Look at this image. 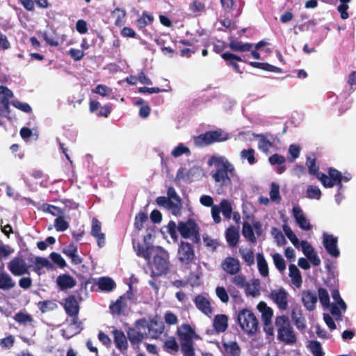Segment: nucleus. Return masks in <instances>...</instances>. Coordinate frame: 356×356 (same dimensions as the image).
Returning a JSON list of instances; mask_svg holds the SVG:
<instances>
[{"label": "nucleus", "instance_id": "nucleus-41", "mask_svg": "<svg viewBox=\"0 0 356 356\" xmlns=\"http://www.w3.org/2000/svg\"><path fill=\"white\" fill-rule=\"evenodd\" d=\"M153 21V16L149 14L147 11H144L142 14V16L137 19L136 25L140 29H141L145 28L148 24H152Z\"/></svg>", "mask_w": 356, "mask_h": 356}, {"label": "nucleus", "instance_id": "nucleus-33", "mask_svg": "<svg viewBox=\"0 0 356 356\" xmlns=\"http://www.w3.org/2000/svg\"><path fill=\"white\" fill-rule=\"evenodd\" d=\"M257 262L259 274L264 277H268L269 275L268 266L262 253H257Z\"/></svg>", "mask_w": 356, "mask_h": 356}, {"label": "nucleus", "instance_id": "nucleus-28", "mask_svg": "<svg viewBox=\"0 0 356 356\" xmlns=\"http://www.w3.org/2000/svg\"><path fill=\"white\" fill-rule=\"evenodd\" d=\"M15 282L6 272H0V289L9 291L15 286Z\"/></svg>", "mask_w": 356, "mask_h": 356}, {"label": "nucleus", "instance_id": "nucleus-6", "mask_svg": "<svg viewBox=\"0 0 356 356\" xmlns=\"http://www.w3.org/2000/svg\"><path fill=\"white\" fill-rule=\"evenodd\" d=\"M170 262L169 256L165 251H161L154 256L150 275L152 277H160L168 273Z\"/></svg>", "mask_w": 356, "mask_h": 356}, {"label": "nucleus", "instance_id": "nucleus-14", "mask_svg": "<svg viewBox=\"0 0 356 356\" xmlns=\"http://www.w3.org/2000/svg\"><path fill=\"white\" fill-rule=\"evenodd\" d=\"M102 223L96 218L92 220V227L90 234L97 239V245L99 248H103L105 245L106 237L105 234L102 232Z\"/></svg>", "mask_w": 356, "mask_h": 356}, {"label": "nucleus", "instance_id": "nucleus-26", "mask_svg": "<svg viewBox=\"0 0 356 356\" xmlns=\"http://www.w3.org/2000/svg\"><path fill=\"white\" fill-rule=\"evenodd\" d=\"M126 294L120 296L115 302H112L109 306V309L112 315L120 316L123 314L124 310L127 307Z\"/></svg>", "mask_w": 356, "mask_h": 356}, {"label": "nucleus", "instance_id": "nucleus-53", "mask_svg": "<svg viewBox=\"0 0 356 356\" xmlns=\"http://www.w3.org/2000/svg\"><path fill=\"white\" fill-rule=\"evenodd\" d=\"M70 318H71V323L70 324V326H75L76 327V330L75 332L70 334V335H65V334H63V335L67 338V339H70L71 337H72L74 334H77V333H79L81 332V330H82V327H81V322L79 321V317H78V315H76V316H69ZM63 333H65V330H63Z\"/></svg>", "mask_w": 356, "mask_h": 356}, {"label": "nucleus", "instance_id": "nucleus-43", "mask_svg": "<svg viewBox=\"0 0 356 356\" xmlns=\"http://www.w3.org/2000/svg\"><path fill=\"white\" fill-rule=\"evenodd\" d=\"M306 164L308 167L309 173L311 175L315 176L318 179L320 177V175L323 174L319 172V167L316 165V159L308 158Z\"/></svg>", "mask_w": 356, "mask_h": 356}, {"label": "nucleus", "instance_id": "nucleus-21", "mask_svg": "<svg viewBox=\"0 0 356 356\" xmlns=\"http://www.w3.org/2000/svg\"><path fill=\"white\" fill-rule=\"evenodd\" d=\"M56 284L60 291H66L76 286V282L69 274H61L57 277Z\"/></svg>", "mask_w": 356, "mask_h": 356}, {"label": "nucleus", "instance_id": "nucleus-1", "mask_svg": "<svg viewBox=\"0 0 356 356\" xmlns=\"http://www.w3.org/2000/svg\"><path fill=\"white\" fill-rule=\"evenodd\" d=\"M216 165V170H212L211 175L216 183L221 186H227L232 184L231 177L235 173V168L227 159L222 156H213L211 159Z\"/></svg>", "mask_w": 356, "mask_h": 356}, {"label": "nucleus", "instance_id": "nucleus-7", "mask_svg": "<svg viewBox=\"0 0 356 356\" xmlns=\"http://www.w3.org/2000/svg\"><path fill=\"white\" fill-rule=\"evenodd\" d=\"M134 325L138 329H148L150 338L154 339L159 338L165 330L164 323L154 319L149 323L147 319L140 318L137 320Z\"/></svg>", "mask_w": 356, "mask_h": 356}, {"label": "nucleus", "instance_id": "nucleus-37", "mask_svg": "<svg viewBox=\"0 0 356 356\" xmlns=\"http://www.w3.org/2000/svg\"><path fill=\"white\" fill-rule=\"evenodd\" d=\"M98 286L102 291H111L116 286V284L112 278L103 277L99 279Z\"/></svg>", "mask_w": 356, "mask_h": 356}, {"label": "nucleus", "instance_id": "nucleus-30", "mask_svg": "<svg viewBox=\"0 0 356 356\" xmlns=\"http://www.w3.org/2000/svg\"><path fill=\"white\" fill-rule=\"evenodd\" d=\"M226 240L232 247H235L239 241V232L234 226H230L226 230Z\"/></svg>", "mask_w": 356, "mask_h": 356}, {"label": "nucleus", "instance_id": "nucleus-44", "mask_svg": "<svg viewBox=\"0 0 356 356\" xmlns=\"http://www.w3.org/2000/svg\"><path fill=\"white\" fill-rule=\"evenodd\" d=\"M64 215H60L54 220V227L58 232H64L69 227V223L64 218Z\"/></svg>", "mask_w": 356, "mask_h": 356}, {"label": "nucleus", "instance_id": "nucleus-63", "mask_svg": "<svg viewBox=\"0 0 356 356\" xmlns=\"http://www.w3.org/2000/svg\"><path fill=\"white\" fill-rule=\"evenodd\" d=\"M181 348L184 356H195L193 342H181Z\"/></svg>", "mask_w": 356, "mask_h": 356}, {"label": "nucleus", "instance_id": "nucleus-42", "mask_svg": "<svg viewBox=\"0 0 356 356\" xmlns=\"http://www.w3.org/2000/svg\"><path fill=\"white\" fill-rule=\"evenodd\" d=\"M136 254L138 257H142L147 261H149L151 259V249L152 247L146 245L145 247L143 246L140 244H138L136 247H135Z\"/></svg>", "mask_w": 356, "mask_h": 356}, {"label": "nucleus", "instance_id": "nucleus-13", "mask_svg": "<svg viewBox=\"0 0 356 356\" xmlns=\"http://www.w3.org/2000/svg\"><path fill=\"white\" fill-rule=\"evenodd\" d=\"M337 237L334 236L332 234H323V243L327 252L333 257H338L340 251L337 248Z\"/></svg>", "mask_w": 356, "mask_h": 356}, {"label": "nucleus", "instance_id": "nucleus-15", "mask_svg": "<svg viewBox=\"0 0 356 356\" xmlns=\"http://www.w3.org/2000/svg\"><path fill=\"white\" fill-rule=\"evenodd\" d=\"M222 268L227 274L232 275L238 274L241 270L238 259L232 257H227L224 259Z\"/></svg>", "mask_w": 356, "mask_h": 356}, {"label": "nucleus", "instance_id": "nucleus-9", "mask_svg": "<svg viewBox=\"0 0 356 356\" xmlns=\"http://www.w3.org/2000/svg\"><path fill=\"white\" fill-rule=\"evenodd\" d=\"M7 267L13 275L19 277L24 275H30L31 265L27 264L22 257L17 256L8 263Z\"/></svg>", "mask_w": 356, "mask_h": 356}, {"label": "nucleus", "instance_id": "nucleus-11", "mask_svg": "<svg viewBox=\"0 0 356 356\" xmlns=\"http://www.w3.org/2000/svg\"><path fill=\"white\" fill-rule=\"evenodd\" d=\"M289 293L284 288L273 289L269 293V298L277 305L280 311H286L289 306Z\"/></svg>", "mask_w": 356, "mask_h": 356}, {"label": "nucleus", "instance_id": "nucleus-4", "mask_svg": "<svg viewBox=\"0 0 356 356\" xmlns=\"http://www.w3.org/2000/svg\"><path fill=\"white\" fill-rule=\"evenodd\" d=\"M177 230L184 238H191L195 243H199L201 240L200 228L195 220L189 218L186 221H179Z\"/></svg>", "mask_w": 356, "mask_h": 356}, {"label": "nucleus", "instance_id": "nucleus-35", "mask_svg": "<svg viewBox=\"0 0 356 356\" xmlns=\"http://www.w3.org/2000/svg\"><path fill=\"white\" fill-rule=\"evenodd\" d=\"M254 136L255 138H259V141H258L259 149L264 153H268L269 152L270 149L273 147V143L270 142L267 138V137L262 134H254Z\"/></svg>", "mask_w": 356, "mask_h": 356}, {"label": "nucleus", "instance_id": "nucleus-31", "mask_svg": "<svg viewBox=\"0 0 356 356\" xmlns=\"http://www.w3.org/2000/svg\"><path fill=\"white\" fill-rule=\"evenodd\" d=\"M213 327L218 332H225L228 327V318L225 314H218L214 317Z\"/></svg>", "mask_w": 356, "mask_h": 356}, {"label": "nucleus", "instance_id": "nucleus-59", "mask_svg": "<svg viewBox=\"0 0 356 356\" xmlns=\"http://www.w3.org/2000/svg\"><path fill=\"white\" fill-rule=\"evenodd\" d=\"M191 151L189 148L184 146L182 143H179L175 148L172 151L171 154L172 156L177 158L184 154H190Z\"/></svg>", "mask_w": 356, "mask_h": 356}, {"label": "nucleus", "instance_id": "nucleus-16", "mask_svg": "<svg viewBox=\"0 0 356 356\" xmlns=\"http://www.w3.org/2000/svg\"><path fill=\"white\" fill-rule=\"evenodd\" d=\"M63 308L67 316L79 315L80 307L74 295H70L64 299Z\"/></svg>", "mask_w": 356, "mask_h": 356}, {"label": "nucleus", "instance_id": "nucleus-2", "mask_svg": "<svg viewBox=\"0 0 356 356\" xmlns=\"http://www.w3.org/2000/svg\"><path fill=\"white\" fill-rule=\"evenodd\" d=\"M277 330V339L286 344H293L297 341V337L291 324L289 318L284 316H278L275 321Z\"/></svg>", "mask_w": 356, "mask_h": 356}, {"label": "nucleus", "instance_id": "nucleus-25", "mask_svg": "<svg viewBox=\"0 0 356 356\" xmlns=\"http://www.w3.org/2000/svg\"><path fill=\"white\" fill-rule=\"evenodd\" d=\"M317 296L315 292L304 291L302 293V301L305 307L309 311H313L317 302Z\"/></svg>", "mask_w": 356, "mask_h": 356}, {"label": "nucleus", "instance_id": "nucleus-17", "mask_svg": "<svg viewBox=\"0 0 356 356\" xmlns=\"http://www.w3.org/2000/svg\"><path fill=\"white\" fill-rule=\"evenodd\" d=\"M140 330L135 326V327H129L127 330V338L133 346H138L145 339L148 337L147 333L142 332Z\"/></svg>", "mask_w": 356, "mask_h": 356}, {"label": "nucleus", "instance_id": "nucleus-48", "mask_svg": "<svg viewBox=\"0 0 356 356\" xmlns=\"http://www.w3.org/2000/svg\"><path fill=\"white\" fill-rule=\"evenodd\" d=\"M167 208L171 210L173 215H179L181 209V199L169 200Z\"/></svg>", "mask_w": 356, "mask_h": 356}, {"label": "nucleus", "instance_id": "nucleus-12", "mask_svg": "<svg viewBox=\"0 0 356 356\" xmlns=\"http://www.w3.org/2000/svg\"><path fill=\"white\" fill-rule=\"evenodd\" d=\"M13 97V92L8 87L0 86V114L8 117L10 114V99Z\"/></svg>", "mask_w": 356, "mask_h": 356}, {"label": "nucleus", "instance_id": "nucleus-38", "mask_svg": "<svg viewBox=\"0 0 356 356\" xmlns=\"http://www.w3.org/2000/svg\"><path fill=\"white\" fill-rule=\"evenodd\" d=\"M242 234L247 240H248L251 243H256L257 238L254 234L253 227L249 222H244L243 223Z\"/></svg>", "mask_w": 356, "mask_h": 356}, {"label": "nucleus", "instance_id": "nucleus-10", "mask_svg": "<svg viewBox=\"0 0 356 356\" xmlns=\"http://www.w3.org/2000/svg\"><path fill=\"white\" fill-rule=\"evenodd\" d=\"M177 258L184 264L193 263L196 259L193 245L188 242L181 241L178 247Z\"/></svg>", "mask_w": 356, "mask_h": 356}, {"label": "nucleus", "instance_id": "nucleus-8", "mask_svg": "<svg viewBox=\"0 0 356 356\" xmlns=\"http://www.w3.org/2000/svg\"><path fill=\"white\" fill-rule=\"evenodd\" d=\"M328 175L325 174H321L318 180L325 188H332L334 186H337L339 189L343 188L342 173L334 168H329L327 170Z\"/></svg>", "mask_w": 356, "mask_h": 356}, {"label": "nucleus", "instance_id": "nucleus-36", "mask_svg": "<svg viewBox=\"0 0 356 356\" xmlns=\"http://www.w3.org/2000/svg\"><path fill=\"white\" fill-rule=\"evenodd\" d=\"M292 320L298 330H303L306 328L305 319L302 316V311L293 310L291 313Z\"/></svg>", "mask_w": 356, "mask_h": 356}, {"label": "nucleus", "instance_id": "nucleus-29", "mask_svg": "<svg viewBox=\"0 0 356 356\" xmlns=\"http://www.w3.org/2000/svg\"><path fill=\"white\" fill-rule=\"evenodd\" d=\"M225 353L229 356H240L241 349L236 341H227L222 343Z\"/></svg>", "mask_w": 356, "mask_h": 356}, {"label": "nucleus", "instance_id": "nucleus-20", "mask_svg": "<svg viewBox=\"0 0 356 356\" xmlns=\"http://www.w3.org/2000/svg\"><path fill=\"white\" fill-rule=\"evenodd\" d=\"M196 307L207 316L211 315L213 312L210 301L202 295H197L193 300Z\"/></svg>", "mask_w": 356, "mask_h": 356}, {"label": "nucleus", "instance_id": "nucleus-46", "mask_svg": "<svg viewBox=\"0 0 356 356\" xmlns=\"http://www.w3.org/2000/svg\"><path fill=\"white\" fill-rule=\"evenodd\" d=\"M231 278L230 282L232 285L236 286L238 289H243L246 286L247 280L243 274H236Z\"/></svg>", "mask_w": 356, "mask_h": 356}, {"label": "nucleus", "instance_id": "nucleus-61", "mask_svg": "<svg viewBox=\"0 0 356 356\" xmlns=\"http://www.w3.org/2000/svg\"><path fill=\"white\" fill-rule=\"evenodd\" d=\"M148 219L147 215L144 212L138 213L135 218L134 226L135 227L140 230L143 228V223Z\"/></svg>", "mask_w": 356, "mask_h": 356}, {"label": "nucleus", "instance_id": "nucleus-34", "mask_svg": "<svg viewBox=\"0 0 356 356\" xmlns=\"http://www.w3.org/2000/svg\"><path fill=\"white\" fill-rule=\"evenodd\" d=\"M289 275L291 278L293 283L297 287H300L302 282V275L300 270L295 264H290L289 266Z\"/></svg>", "mask_w": 356, "mask_h": 356}, {"label": "nucleus", "instance_id": "nucleus-54", "mask_svg": "<svg viewBox=\"0 0 356 356\" xmlns=\"http://www.w3.org/2000/svg\"><path fill=\"white\" fill-rule=\"evenodd\" d=\"M307 197L309 199L320 200L321 197V191L318 186L309 185L307 188Z\"/></svg>", "mask_w": 356, "mask_h": 356}, {"label": "nucleus", "instance_id": "nucleus-51", "mask_svg": "<svg viewBox=\"0 0 356 356\" xmlns=\"http://www.w3.org/2000/svg\"><path fill=\"white\" fill-rule=\"evenodd\" d=\"M283 231L285 234V235L288 237V238L290 240V241L292 243V244L296 247H299V239L296 236V235L293 233L292 229L286 225H283Z\"/></svg>", "mask_w": 356, "mask_h": 356}, {"label": "nucleus", "instance_id": "nucleus-40", "mask_svg": "<svg viewBox=\"0 0 356 356\" xmlns=\"http://www.w3.org/2000/svg\"><path fill=\"white\" fill-rule=\"evenodd\" d=\"M41 208L44 212L50 213L54 216L65 214L64 211L61 208L47 203L42 204Z\"/></svg>", "mask_w": 356, "mask_h": 356}, {"label": "nucleus", "instance_id": "nucleus-52", "mask_svg": "<svg viewBox=\"0 0 356 356\" xmlns=\"http://www.w3.org/2000/svg\"><path fill=\"white\" fill-rule=\"evenodd\" d=\"M318 298L321 303L324 307H329L330 305V296L327 290L323 287H320L318 290Z\"/></svg>", "mask_w": 356, "mask_h": 356}, {"label": "nucleus", "instance_id": "nucleus-5", "mask_svg": "<svg viewBox=\"0 0 356 356\" xmlns=\"http://www.w3.org/2000/svg\"><path fill=\"white\" fill-rule=\"evenodd\" d=\"M238 322L241 329L248 334H254L258 330L259 322L250 310L243 309L238 312Z\"/></svg>", "mask_w": 356, "mask_h": 356}, {"label": "nucleus", "instance_id": "nucleus-39", "mask_svg": "<svg viewBox=\"0 0 356 356\" xmlns=\"http://www.w3.org/2000/svg\"><path fill=\"white\" fill-rule=\"evenodd\" d=\"M37 306L42 313L53 311L58 307L56 301L54 300L40 301L37 303Z\"/></svg>", "mask_w": 356, "mask_h": 356}, {"label": "nucleus", "instance_id": "nucleus-58", "mask_svg": "<svg viewBox=\"0 0 356 356\" xmlns=\"http://www.w3.org/2000/svg\"><path fill=\"white\" fill-rule=\"evenodd\" d=\"M270 197L274 202H280L281 200L280 186L275 182H273L270 186Z\"/></svg>", "mask_w": 356, "mask_h": 356}, {"label": "nucleus", "instance_id": "nucleus-50", "mask_svg": "<svg viewBox=\"0 0 356 356\" xmlns=\"http://www.w3.org/2000/svg\"><path fill=\"white\" fill-rule=\"evenodd\" d=\"M14 252L15 250L11 246L0 241V261L7 259Z\"/></svg>", "mask_w": 356, "mask_h": 356}, {"label": "nucleus", "instance_id": "nucleus-64", "mask_svg": "<svg viewBox=\"0 0 356 356\" xmlns=\"http://www.w3.org/2000/svg\"><path fill=\"white\" fill-rule=\"evenodd\" d=\"M216 294L222 302H228L229 295L227 293V290H226V289L224 286H217L216 289Z\"/></svg>", "mask_w": 356, "mask_h": 356}, {"label": "nucleus", "instance_id": "nucleus-47", "mask_svg": "<svg viewBox=\"0 0 356 356\" xmlns=\"http://www.w3.org/2000/svg\"><path fill=\"white\" fill-rule=\"evenodd\" d=\"M189 10L193 13L201 14L206 11V6L202 1L193 0L189 5Z\"/></svg>", "mask_w": 356, "mask_h": 356}, {"label": "nucleus", "instance_id": "nucleus-55", "mask_svg": "<svg viewBox=\"0 0 356 356\" xmlns=\"http://www.w3.org/2000/svg\"><path fill=\"white\" fill-rule=\"evenodd\" d=\"M255 151L252 148L248 149H243L241 152V157L242 159H247L250 165L254 164L256 162L254 156Z\"/></svg>", "mask_w": 356, "mask_h": 356}, {"label": "nucleus", "instance_id": "nucleus-56", "mask_svg": "<svg viewBox=\"0 0 356 356\" xmlns=\"http://www.w3.org/2000/svg\"><path fill=\"white\" fill-rule=\"evenodd\" d=\"M309 347L314 356H324V353L319 341H311Z\"/></svg>", "mask_w": 356, "mask_h": 356}, {"label": "nucleus", "instance_id": "nucleus-49", "mask_svg": "<svg viewBox=\"0 0 356 356\" xmlns=\"http://www.w3.org/2000/svg\"><path fill=\"white\" fill-rule=\"evenodd\" d=\"M219 207L224 217L229 219L232 212V207L230 202L227 200L224 199L220 202Z\"/></svg>", "mask_w": 356, "mask_h": 356}, {"label": "nucleus", "instance_id": "nucleus-23", "mask_svg": "<svg viewBox=\"0 0 356 356\" xmlns=\"http://www.w3.org/2000/svg\"><path fill=\"white\" fill-rule=\"evenodd\" d=\"M221 57L226 62L227 65L232 67L236 73L241 74L243 72L237 63V62L243 61L241 57L229 52L222 54Z\"/></svg>", "mask_w": 356, "mask_h": 356}, {"label": "nucleus", "instance_id": "nucleus-18", "mask_svg": "<svg viewBox=\"0 0 356 356\" xmlns=\"http://www.w3.org/2000/svg\"><path fill=\"white\" fill-rule=\"evenodd\" d=\"M111 332L115 347L122 353L126 351L128 348V341L124 332L121 330L114 329Z\"/></svg>", "mask_w": 356, "mask_h": 356}, {"label": "nucleus", "instance_id": "nucleus-62", "mask_svg": "<svg viewBox=\"0 0 356 356\" xmlns=\"http://www.w3.org/2000/svg\"><path fill=\"white\" fill-rule=\"evenodd\" d=\"M257 286L258 285L256 284H250L247 282L245 287L243 288L246 296L256 297L259 295V290Z\"/></svg>", "mask_w": 356, "mask_h": 356}, {"label": "nucleus", "instance_id": "nucleus-60", "mask_svg": "<svg viewBox=\"0 0 356 356\" xmlns=\"http://www.w3.org/2000/svg\"><path fill=\"white\" fill-rule=\"evenodd\" d=\"M196 169L191 168L188 171L184 168H180L176 175L177 180H186L189 179V176L195 173Z\"/></svg>", "mask_w": 356, "mask_h": 356}, {"label": "nucleus", "instance_id": "nucleus-22", "mask_svg": "<svg viewBox=\"0 0 356 356\" xmlns=\"http://www.w3.org/2000/svg\"><path fill=\"white\" fill-rule=\"evenodd\" d=\"M293 214L296 222L302 229L309 231L312 229L311 224L299 207H294L293 208Z\"/></svg>", "mask_w": 356, "mask_h": 356}, {"label": "nucleus", "instance_id": "nucleus-57", "mask_svg": "<svg viewBox=\"0 0 356 356\" xmlns=\"http://www.w3.org/2000/svg\"><path fill=\"white\" fill-rule=\"evenodd\" d=\"M273 259L275 267L282 272L286 269V263L282 256L279 253H275L273 255Z\"/></svg>", "mask_w": 356, "mask_h": 356}, {"label": "nucleus", "instance_id": "nucleus-3", "mask_svg": "<svg viewBox=\"0 0 356 356\" xmlns=\"http://www.w3.org/2000/svg\"><path fill=\"white\" fill-rule=\"evenodd\" d=\"M228 138V133L223 131L222 129H217L208 131L204 134L194 136L193 142L195 147H204L214 143L226 141Z\"/></svg>", "mask_w": 356, "mask_h": 356}, {"label": "nucleus", "instance_id": "nucleus-24", "mask_svg": "<svg viewBox=\"0 0 356 356\" xmlns=\"http://www.w3.org/2000/svg\"><path fill=\"white\" fill-rule=\"evenodd\" d=\"M258 310L261 313V319L265 326L271 325L272 317L273 316V310L268 307L265 302H260L257 305Z\"/></svg>", "mask_w": 356, "mask_h": 356}, {"label": "nucleus", "instance_id": "nucleus-32", "mask_svg": "<svg viewBox=\"0 0 356 356\" xmlns=\"http://www.w3.org/2000/svg\"><path fill=\"white\" fill-rule=\"evenodd\" d=\"M229 47L234 51L245 52L250 51L253 44L251 43H243L237 40H232L229 43Z\"/></svg>", "mask_w": 356, "mask_h": 356}, {"label": "nucleus", "instance_id": "nucleus-27", "mask_svg": "<svg viewBox=\"0 0 356 356\" xmlns=\"http://www.w3.org/2000/svg\"><path fill=\"white\" fill-rule=\"evenodd\" d=\"M30 261L32 262L34 265L32 267V270L36 273L38 275H40L42 272V270L43 268H50L51 266L49 261L43 257H35L34 259H31Z\"/></svg>", "mask_w": 356, "mask_h": 356}, {"label": "nucleus", "instance_id": "nucleus-19", "mask_svg": "<svg viewBox=\"0 0 356 356\" xmlns=\"http://www.w3.org/2000/svg\"><path fill=\"white\" fill-rule=\"evenodd\" d=\"M177 334L181 342H193V339L196 336L195 330L187 323L183 324L177 330Z\"/></svg>", "mask_w": 356, "mask_h": 356}, {"label": "nucleus", "instance_id": "nucleus-45", "mask_svg": "<svg viewBox=\"0 0 356 356\" xmlns=\"http://www.w3.org/2000/svg\"><path fill=\"white\" fill-rule=\"evenodd\" d=\"M239 252L241 255L242 259L245 262L247 266H251L254 264V252L252 250H239Z\"/></svg>", "mask_w": 356, "mask_h": 356}]
</instances>
